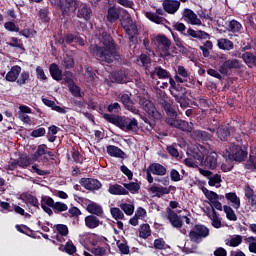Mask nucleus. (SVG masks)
Wrapping results in <instances>:
<instances>
[{"label": "nucleus", "instance_id": "obj_62", "mask_svg": "<svg viewBox=\"0 0 256 256\" xmlns=\"http://www.w3.org/2000/svg\"><path fill=\"white\" fill-rule=\"evenodd\" d=\"M70 93L73 97H81V88L74 83L69 84Z\"/></svg>", "mask_w": 256, "mask_h": 256}, {"label": "nucleus", "instance_id": "obj_45", "mask_svg": "<svg viewBox=\"0 0 256 256\" xmlns=\"http://www.w3.org/2000/svg\"><path fill=\"white\" fill-rule=\"evenodd\" d=\"M139 237H141V239H149V237H151V226H149V224H142L140 226Z\"/></svg>", "mask_w": 256, "mask_h": 256}, {"label": "nucleus", "instance_id": "obj_13", "mask_svg": "<svg viewBox=\"0 0 256 256\" xmlns=\"http://www.w3.org/2000/svg\"><path fill=\"white\" fill-rule=\"evenodd\" d=\"M58 7L61 11L60 19H67V17L71 16V12L75 11L77 9L75 0H59L58 1Z\"/></svg>", "mask_w": 256, "mask_h": 256}, {"label": "nucleus", "instance_id": "obj_30", "mask_svg": "<svg viewBox=\"0 0 256 256\" xmlns=\"http://www.w3.org/2000/svg\"><path fill=\"white\" fill-rule=\"evenodd\" d=\"M84 223L88 229H97V227H99V225L103 224V223H101L99 218H97V216H95V215L86 216L84 218Z\"/></svg>", "mask_w": 256, "mask_h": 256}, {"label": "nucleus", "instance_id": "obj_59", "mask_svg": "<svg viewBox=\"0 0 256 256\" xmlns=\"http://www.w3.org/2000/svg\"><path fill=\"white\" fill-rule=\"evenodd\" d=\"M39 17L43 23H49L51 18H49V10L47 8L40 9Z\"/></svg>", "mask_w": 256, "mask_h": 256}, {"label": "nucleus", "instance_id": "obj_3", "mask_svg": "<svg viewBox=\"0 0 256 256\" xmlns=\"http://www.w3.org/2000/svg\"><path fill=\"white\" fill-rule=\"evenodd\" d=\"M103 119L115 127L122 129V131H137L139 127V122L135 118L123 117L115 114H107L103 115Z\"/></svg>", "mask_w": 256, "mask_h": 256}, {"label": "nucleus", "instance_id": "obj_11", "mask_svg": "<svg viewBox=\"0 0 256 256\" xmlns=\"http://www.w3.org/2000/svg\"><path fill=\"white\" fill-rule=\"evenodd\" d=\"M79 203H84L86 206V211L90 213V215H94L96 217H103L105 215V212L103 211V206L100 204H97L96 202H93L89 199H85L83 197H78Z\"/></svg>", "mask_w": 256, "mask_h": 256}, {"label": "nucleus", "instance_id": "obj_64", "mask_svg": "<svg viewBox=\"0 0 256 256\" xmlns=\"http://www.w3.org/2000/svg\"><path fill=\"white\" fill-rule=\"evenodd\" d=\"M120 111H121V104H119V102L111 103L107 107L108 113H119Z\"/></svg>", "mask_w": 256, "mask_h": 256}, {"label": "nucleus", "instance_id": "obj_47", "mask_svg": "<svg viewBox=\"0 0 256 256\" xmlns=\"http://www.w3.org/2000/svg\"><path fill=\"white\" fill-rule=\"evenodd\" d=\"M223 211L226 214V219H228V221H237V214H235V211L231 206L224 205Z\"/></svg>", "mask_w": 256, "mask_h": 256}, {"label": "nucleus", "instance_id": "obj_54", "mask_svg": "<svg viewBox=\"0 0 256 256\" xmlns=\"http://www.w3.org/2000/svg\"><path fill=\"white\" fill-rule=\"evenodd\" d=\"M243 243V236L236 235L235 237L231 238L229 242L226 243L228 247H239Z\"/></svg>", "mask_w": 256, "mask_h": 256}, {"label": "nucleus", "instance_id": "obj_44", "mask_svg": "<svg viewBox=\"0 0 256 256\" xmlns=\"http://www.w3.org/2000/svg\"><path fill=\"white\" fill-rule=\"evenodd\" d=\"M119 11H117V8H115V6H112L108 9V13H107V21H109V23H115V21H117L119 19Z\"/></svg>", "mask_w": 256, "mask_h": 256}, {"label": "nucleus", "instance_id": "obj_8", "mask_svg": "<svg viewBox=\"0 0 256 256\" xmlns=\"http://www.w3.org/2000/svg\"><path fill=\"white\" fill-rule=\"evenodd\" d=\"M220 59H223L224 60V63L221 64L219 66V73H221V75H229V71H232V69H241V67H243L241 65V61L235 59V58H232V59H228L227 60V56L225 54H222L220 56Z\"/></svg>", "mask_w": 256, "mask_h": 256}, {"label": "nucleus", "instance_id": "obj_12", "mask_svg": "<svg viewBox=\"0 0 256 256\" xmlns=\"http://www.w3.org/2000/svg\"><path fill=\"white\" fill-rule=\"evenodd\" d=\"M248 155H249V152L247 150V146L234 144L231 148L230 158L233 159V161H236L238 163H243V161L247 159Z\"/></svg>", "mask_w": 256, "mask_h": 256}, {"label": "nucleus", "instance_id": "obj_18", "mask_svg": "<svg viewBox=\"0 0 256 256\" xmlns=\"http://www.w3.org/2000/svg\"><path fill=\"white\" fill-rule=\"evenodd\" d=\"M173 103V100L170 98L160 99V105L169 119L177 117V111L175 110V107H173Z\"/></svg>", "mask_w": 256, "mask_h": 256}, {"label": "nucleus", "instance_id": "obj_24", "mask_svg": "<svg viewBox=\"0 0 256 256\" xmlns=\"http://www.w3.org/2000/svg\"><path fill=\"white\" fill-rule=\"evenodd\" d=\"M91 15H93V10L87 4H80L77 11L78 19H84V21H89L91 19Z\"/></svg>", "mask_w": 256, "mask_h": 256}, {"label": "nucleus", "instance_id": "obj_37", "mask_svg": "<svg viewBox=\"0 0 256 256\" xmlns=\"http://www.w3.org/2000/svg\"><path fill=\"white\" fill-rule=\"evenodd\" d=\"M29 81H31V73H29V71L23 70L19 73L16 83L19 85V87H23V85H27Z\"/></svg>", "mask_w": 256, "mask_h": 256}, {"label": "nucleus", "instance_id": "obj_55", "mask_svg": "<svg viewBox=\"0 0 256 256\" xmlns=\"http://www.w3.org/2000/svg\"><path fill=\"white\" fill-rule=\"evenodd\" d=\"M55 229L61 237H67L69 235V227L65 224H57L55 225Z\"/></svg>", "mask_w": 256, "mask_h": 256}, {"label": "nucleus", "instance_id": "obj_9", "mask_svg": "<svg viewBox=\"0 0 256 256\" xmlns=\"http://www.w3.org/2000/svg\"><path fill=\"white\" fill-rule=\"evenodd\" d=\"M170 93L176 103H179L181 107H187V105H189L187 103V101H189V98H187V88L183 87V85L177 84V86H174V88L170 90Z\"/></svg>", "mask_w": 256, "mask_h": 256}, {"label": "nucleus", "instance_id": "obj_6", "mask_svg": "<svg viewBox=\"0 0 256 256\" xmlns=\"http://www.w3.org/2000/svg\"><path fill=\"white\" fill-rule=\"evenodd\" d=\"M49 147L46 144H40L37 150L32 154V161H38V163H49L57 159V155L53 151H48Z\"/></svg>", "mask_w": 256, "mask_h": 256}, {"label": "nucleus", "instance_id": "obj_38", "mask_svg": "<svg viewBox=\"0 0 256 256\" xmlns=\"http://www.w3.org/2000/svg\"><path fill=\"white\" fill-rule=\"evenodd\" d=\"M241 59H243L246 65H253V67H256V52H244L241 56Z\"/></svg>", "mask_w": 256, "mask_h": 256}, {"label": "nucleus", "instance_id": "obj_5", "mask_svg": "<svg viewBox=\"0 0 256 256\" xmlns=\"http://www.w3.org/2000/svg\"><path fill=\"white\" fill-rule=\"evenodd\" d=\"M41 207L44 212L51 217L54 213L57 215L69 210V206L63 202H55L50 196H44L41 199ZM53 209V210H52Z\"/></svg>", "mask_w": 256, "mask_h": 256}, {"label": "nucleus", "instance_id": "obj_10", "mask_svg": "<svg viewBox=\"0 0 256 256\" xmlns=\"http://www.w3.org/2000/svg\"><path fill=\"white\" fill-rule=\"evenodd\" d=\"M152 175L164 177V175H167V168L160 163H152L146 169V179L150 184L154 181Z\"/></svg>", "mask_w": 256, "mask_h": 256}, {"label": "nucleus", "instance_id": "obj_53", "mask_svg": "<svg viewBox=\"0 0 256 256\" xmlns=\"http://www.w3.org/2000/svg\"><path fill=\"white\" fill-rule=\"evenodd\" d=\"M245 169H248L249 171L256 169V153L249 155V159L245 164Z\"/></svg>", "mask_w": 256, "mask_h": 256}, {"label": "nucleus", "instance_id": "obj_63", "mask_svg": "<svg viewBox=\"0 0 256 256\" xmlns=\"http://www.w3.org/2000/svg\"><path fill=\"white\" fill-rule=\"evenodd\" d=\"M62 79L64 80V83H67L68 85L75 83V81H73V72L71 71H64L62 74Z\"/></svg>", "mask_w": 256, "mask_h": 256}, {"label": "nucleus", "instance_id": "obj_61", "mask_svg": "<svg viewBox=\"0 0 256 256\" xmlns=\"http://www.w3.org/2000/svg\"><path fill=\"white\" fill-rule=\"evenodd\" d=\"M68 213L70 215V219H77L80 215H82L81 210L76 206L70 207Z\"/></svg>", "mask_w": 256, "mask_h": 256}, {"label": "nucleus", "instance_id": "obj_31", "mask_svg": "<svg viewBox=\"0 0 256 256\" xmlns=\"http://www.w3.org/2000/svg\"><path fill=\"white\" fill-rule=\"evenodd\" d=\"M50 75L54 81L63 80V71L59 69V65L52 63L49 67Z\"/></svg>", "mask_w": 256, "mask_h": 256}, {"label": "nucleus", "instance_id": "obj_15", "mask_svg": "<svg viewBox=\"0 0 256 256\" xmlns=\"http://www.w3.org/2000/svg\"><path fill=\"white\" fill-rule=\"evenodd\" d=\"M110 81L118 84L129 83V70L122 67L119 70L113 71L110 76Z\"/></svg>", "mask_w": 256, "mask_h": 256}, {"label": "nucleus", "instance_id": "obj_19", "mask_svg": "<svg viewBox=\"0 0 256 256\" xmlns=\"http://www.w3.org/2000/svg\"><path fill=\"white\" fill-rule=\"evenodd\" d=\"M120 103L124 106L127 111L133 113V115H139V109L135 107V103L131 99V94H122L120 96Z\"/></svg>", "mask_w": 256, "mask_h": 256}, {"label": "nucleus", "instance_id": "obj_60", "mask_svg": "<svg viewBox=\"0 0 256 256\" xmlns=\"http://www.w3.org/2000/svg\"><path fill=\"white\" fill-rule=\"evenodd\" d=\"M221 181H222L221 175L219 174H215L214 176L208 177V185L210 187H215V185L221 183Z\"/></svg>", "mask_w": 256, "mask_h": 256}, {"label": "nucleus", "instance_id": "obj_51", "mask_svg": "<svg viewBox=\"0 0 256 256\" xmlns=\"http://www.w3.org/2000/svg\"><path fill=\"white\" fill-rule=\"evenodd\" d=\"M191 157L195 159V161H198L199 163H203L205 159V154L199 150V148H195L194 150L191 151Z\"/></svg>", "mask_w": 256, "mask_h": 256}, {"label": "nucleus", "instance_id": "obj_35", "mask_svg": "<svg viewBox=\"0 0 256 256\" xmlns=\"http://www.w3.org/2000/svg\"><path fill=\"white\" fill-rule=\"evenodd\" d=\"M123 187L128 191V194L137 195L141 191V182L123 183Z\"/></svg>", "mask_w": 256, "mask_h": 256}, {"label": "nucleus", "instance_id": "obj_52", "mask_svg": "<svg viewBox=\"0 0 256 256\" xmlns=\"http://www.w3.org/2000/svg\"><path fill=\"white\" fill-rule=\"evenodd\" d=\"M122 27L126 35H131V31H133L134 35H139V29H137V26L133 25V23L122 24Z\"/></svg>", "mask_w": 256, "mask_h": 256}, {"label": "nucleus", "instance_id": "obj_46", "mask_svg": "<svg viewBox=\"0 0 256 256\" xmlns=\"http://www.w3.org/2000/svg\"><path fill=\"white\" fill-rule=\"evenodd\" d=\"M245 197L248 199L250 205L255 207L256 205V194L255 191L251 187H246L245 189Z\"/></svg>", "mask_w": 256, "mask_h": 256}, {"label": "nucleus", "instance_id": "obj_33", "mask_svg": "<svg viewBox=\"0 0 256 256\" xmlns=\"http://www.w3.org/2000/svg\"><path fill=\"white\" fill-rule=\"evenodd\" d=\"M225 199L232 203V207L234 209H240L241 208V198L237 196V193L235 192H229L225 194Z\"/></svg>", "mask_w": 256, "mask_h": 256}, {"label": "nucleus", "instance_id": "obj_29", "mask_svg": "<svg viewBox=\"0 0 256 256\" xmlns=\"http://www.w3.org/2000/svg\"><path fill=\"white\" fill-rule=\"evenodd\" d=\"M106 151L110 157H116L117 159H125V152L121 148L115 145H108Z\"/></svg>", "mask_w": 256, "mask_h": 256}, {"label": "nucleus", "instance_id": "obj_56", "mask_svg": "<svg viewBox=\"0 0 256 256\" xmlns=\"http://www.w3.org/2000/svg\"><path fill=\"white\" fill-rule=\"evenodd\" d=\"M4 29L10 33H19V26L15 25V22L8 21L4 24Z\"/></svg>", "mask_w": 256, "mask_h": 256}, {"label": "nucleus", "instance_id": "obj_34", "mask_svg": "<svg viewBox=\"0 0 256 256\" xmlns=\"http://www.w3.org/2000/svg\"><path fill=\"white\" fill-rule=\"evenodd\" d=\"M156 43L162 45L163 51H169L171 49V40L164 34H159L155 37Z\"/></svg>", "mask_w": 256, "mask_h": 256}, {"label": "nucleus", "instance_id": "obj_42", "mask_svg": "<svg viewBox=\"0 0 256 256\" xmlns=\"http://www.w3.org/2000/svg\"><path fill=\"white\" fill-rule=\"evenodd\" d=\"M23 201L27 205H31L32 207H36V209H39V199H37L35 196L32 194H23Z\"/></svg>", "mask_w": 256, "mask_h": 256}, {"label": "nucleus", "instance_id": "obj_21", "mask_svg": "<svg viewBox=\"0 0 256 256\" xmlns=\"http://www.w3.org/2000/svg\"><path fill=\"white\" fill-rule=\"evenodd\" d=\"M162 7L168 15H175L181 7V2L179 0H163Z\"/></svg>", "mask_w": 256, "mask_h": 256}, {"label": "nucleus", "instance_id": "obj_7", "mask_svg": "<svg viewBox=\"0 0 256 256\" xmlns=\"http://www.w3.org/2000/svg\"><path fill=\"white\" fill-rule=\"evenodd\" d=\"M206 237H209V228L203 224H196L189 232V239L192 243L199 244Z\"/></svg>", "mask_w": 256, "mask_h": 256}, {"label": "nucleus", "instance_id": "obj_48", "mask_svg": "<svg viewBox=\"0 0 256 256\" xmlns=\"http://www.w3.org/2000/svg\"><path fill=\"white\" fill-rule=\"evenodd\" d=\"M16 162L18 163V167L21 169H27L29 165H31V158L29 156H20L18 159H16Z\"/></svg>", "mask_w": 256, "mask_h": 256}, {"label": "nucleus", "instance_id": "obj_49", "mask_svg": "<svg viewBox=\"0 0 256 256\" xmlns=\"http://www.w3.org/2000/svg\"><path fill=\"white\" fill-rule=\"evenodd\" d=\"M228 27L231 33H240L241 29H243V25L237 20L230 21Z\"/></svg>", "mask_w": 256, "mask_h": 256}, {"label": "nucleus", "instance_id": "obj_32", "mask_svg": "<svg viewBox=\"0 0 256 256\" xmlns=\"http://www.w3.org/2000/svg\"><path fill=\"white\" fill-rule=\"evenodd\" d=\"M217 45H218V49H221L222 51H231L235 48V44H233V41L227 38L218 39Z\"/></svg>", "mask_w": 256, "mask_h": 256}, {"label": "nucleus", "instance_id": "obj_58", "mask_svg": "<svg viewBox=\"0 0 256 256\" xmlns=\"http://www.w3.org/2000/svg\"><path fill=\"white\" fill-rule=\"evenodd\" d=\"M117 247L119 251L122 253V255H129V245H127V241L124 240V242L117 241Z\"/></svg>", "mask_w": 256, "mask_h": 256}, {"label": "nucleus", "instance_id": "obj_23", "mask_svg": "<svg viewBox=\"0 0 256 256\" xmlns=\"http://www.w3.org/2000/svg\"><path fill=\"white\" fill-rule=\"evenodd\" d=\"M219 155L216 154V152H210L205 159L203 160L202 164L206 169H210L211 171H214V169H217V159Z\"/></svg>", "mask_w": 256, "mask_h": 256}, {"label": "nucleus", "instance_id": "obj_2", "mask_svg": "<svg viewBox=\"0 0 256 256\" xmlns=\"http://www.w3.org/2000/svg\"><path fill=\"white\" fill-rule=\"evenodd\" d=\"M139 105L142 107V109H144V111L148 114L149 117H142V121L149 125V127H146L147 131L155 129V127L157 126V121H161V119H163V115H161V112L157 110L155 104H153L151 100H147V98H140Z\"/></svg>", "mask_w": 256, "mask_h": 256}, {"label": "nucleus", "instance_id": "obj_40", "mask_svg": "<svg viewBox=\"0 0 256 256\" xmlns=\"http://www.w3.org/2000/svg\"><path fill=\"white\" fill-rule=\"evenodd\" d=\"M207 217L212 220V227L221 229V219H219V215L217 214V211H215V208H212V214L207 213Z\"/></svg>", "mask_w": 256, "mask_h": 256}, {"label": "nucleus", "instance_id": "obj_36", "mask_svg": "<svg viewBox=\"0 0 256 256\" xmlns=\"http://www.w3.org/2000/svg\"><path fill=\"white\" fill-rule=\"evenodd\" d=\"M108 191L110 195H129V191L125 189V186L119 184L110 185Z\"/></svg>", "mask_w": 256, "mask_h": 256}, {"label": "nucleus", "instance_id": "obj_16", "mask_svg": "<svg viewBox=\"0 0 256 256\" xmlns=\"http://www.w3.org/2000/svg\"><path fill=\"white\" fill-rule=\"evenodd\" d=\"M166 123L170 125V127H175L176 129H179L180 131H184L186 133H191V126L189 125V122L185 120H179L177 117L167 118Z\"/></svg>", "mask_w": 256, "mask_h": 256}, {"label": "nucleus", "instance_id": "obj_1", "mask_svg": "<svg viewBox=\"0 0 256 256\" xmlns=\"http://www.w3.org/2000/svg\"><path fill=\"white\" fill-rule=\"evenodd\" d=\"M90 55L101 61L111 65L113 61H119L121 56L117 52V43L113 39V36L107 32H102V40L99 44H91L89 47Z\"/></svg>", "mask_w": 256, "mask_h": 256}, {"label": "nucleus", "instance_id": "obj_26", "mask_svg": "<svg viewBox=\"0 0 256 256\" xmlns=\"http://www.w3.org/2000/svg\"><path fill=\"white\" fill-rule=\"evenodd\" d=\"M216 135L220 141H229V137H231V126L229 125H221L218 127Z\"/></svg>", "mask_w": 256, "mask_h": 256}, {"label": "nucleus", "instance_id": "obj_25", "mask_svg": "<svg viewBox=\"0 0 256 256\" xmlns=\"http://www.w3.org/2000/svg\"><path fill=\"white\" fill-rule=\"evenodd\" d=\"M183 35H187L188 37H192L193 39H211V35L203 30H194L193 28H188L186 33Z\"/></svg>", "mask_w": 256, "mask_h": 256}, {"label": "nucleus", "instance_id": "obj_22", "mask_svg": "<svg viewBox=\"0 0 256 256\" xmlns=\"http://www.w3.org/2000/svg\"><path fill=\"white\" fill-rule=\"evenodd\" d=\"M182 17L184 21H187L190 25H202L201 19H199L197 14L189 8L184 9Z\"/></svg>", "mask_w": 256, "mask_h": 256}, {"label": "nucleus", "instance_id": "obj_4", "mask_svg": "<svg viewBox=\"0 0 256 256\" xmlns=\"http://www.w3.org/2000/svg\"><path fill=\"white\" fill-rule=\"evenodd\" d=\"M103 119L115 127L122 129V131H137L139 127V122L135 118L123 117L115 114H107L103 115Z\"/></svg>", "mask_w": 256, "mask_h": 256}, {"label": "nucleus", "instance_id": "obj_28", "mask_svg": "<svg viewBox=\"0 0 256 256\" xmlns=\"http://www.w3.org/2000/svg\"><path fill=\"white\" fill-rule=\"evenodd\" d=\"M64 43L67 45H71V43H78L81 47L85 46V40L81 36H77L76 34L70 33L64 36Z\"/></svg>", "mask_w": 256, "mask_h": 256}, {"label": "nucleus", "instance_id": "obj_43", "mask_svg": "<svg viewBox=\"0 0 256 256\" xmlns=\"http://www.w3.org/2000/svg\"><path fill=\"white\" fill-rule=\"evenodd\" d=\"M146 18L149 19V21H152V23H156V25H163V22L165 21V18L157 15L155 12H146Z\"/></svg>", "mask_w": 256, "mask_h": 256}, {"label": "nucleus", "instance_id": "obj_14", "mask_svg": "<svg viewBox=\"0 0 256 256\" xmlns=\"http://www.w3.org/2000/svg\"><path fill=\"white\" fill-rule=\"evenodd\" d=\"M174 79L177 83H184L186 87L195 86V80L189 77L187 69H185L183 66H178Z\"/></svg>", "mask_w": 256, "mask_h": 256}, {"label": "nucleus", "instance_id": "obj_17", "mask_svg": "<svg viewBox=\"0 0 256 256\" xmlns=\"http://www.w3.org/2000/svg\"><path fill=\"white\" fill-rule=\"evenodd\" d=\"M79 183L84 189H87V191H99V189L103 187L101 181L94 178H81Z\"/></svg>", "mask_w": 256, "mask_h": 256}, {"label": "nucleus", "instance_id": "obj_20", "mask_svg": "<svg viewBox=\"0 0 256 256\" xmlns=\"http://www.w3.org/2000/svg\"><path fill=\"white\" fill-rule=\"evenodd\" d=\"M167 219L175 229H181L183 227V219L171 208H167Z\"/></svg>", "mask_w": 256, "mask_h": 256}, {"label": "nucleus", "instance_id": "obj_50", "mask_svg": "<svg viewBox=\"0 0 256 256\" xmlns=\"http://www.w3.org/2000/svg\"><path fill=\"white\" fill-rule=\"evenodd\" d=\"M110 213L113 219H115L116 221H122L123 219H125V214H123V211H121V209H119L118 207L111 208Z\"/></svg>", "mask_w": 256, "mask_h": 256}, {"label": "nucleus", "instance_id": "obj_39", "mask_svg": "<svg viewBox=\"0 0 256 256\" xmlns=\"http://www.w3.org/2000/svg\"><path fill=\"white\" fill-rule=\"evenodd\" d=\"M59 251H63L68 255H75L77 253V247L73 244V241L69 240L65 245H60Z\"/></svg>", "mask_w": 256, "mask_h": 256}, {"label": "nucleus", "instance_id": "obj_41", "mask_svg": "<svg viewBox=\"0 0 256 256\" xmlns=\"http://www.w3.org/2000/svg\"><path fill=\"white\" fill-rule=\"evenodd\" d=\"M148 191H150V193H156L155 196L158 198L163 197V195H169V190L167 189V187L163 186H152L148 189Z\"/></svg>", "mask_w": 256, "mask_h": 256}, {"label": "nucleus", "instance_id": "obj_27", "mask_svg": "<svg viewBox=\"0 0 256 256\" xmlns=\"http://www.w3.org/2000/svg\"><path fill=\"white\" fill-rule=\"evenodd\" d=\"M21 71V66H12L10 71L5 76L6 81H8L9 83H15V81L17 82V79H19V74L21 73Z\"/></svg>", "mask_w": 256, "mask_h": 256}, {"label": "nucleus", "instance_id": "obj_57", "mask_svg": "<svg viewBox=\"0 0 256 256\" xmlns=\"http://www.w3.org/2000/svg\"><path fill=\"white\" fill-rule=\"evenodd\" d=\"M120 208L122 209V211H124L126 215H129V216L133 215L135 211V206H133V204L122 203L120 205Z\"/></svg>", "mask_w": 256, "mask_h": 256}]
</instances>
